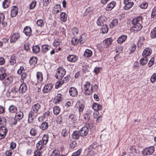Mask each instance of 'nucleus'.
<instances>
[{"instance_id": "nucleus-1", "label": "nucleus", "mask_w": 156, "mask_h": 156, "mask_svg": "<svg viewBox=\"0 0 156 156\" xmlns=\"http://www.w3.org/2000/svg\"><path fill=\"white\" fill-rule=\"evenodd\" d=\"M83 88L84 94L85 95L89 96L93 92V85L91 86L90 89H89L90 86V83L89 81H86L83 84Z\"/></svg>"}, {"instance_id": "nucleus-2", "label": "nucleus", "mask_w": 156, "mask_h": 156, "mask_svg": "<svg viewBox=\"0 0 156 156\" xmlns=\"http://www.w3.org/2000/svg\"><path fill=\"white\" fill-rule=\"evenodd\" d=\"M86 126H84L80 130V133L82 137L86 136L88 134L89 129L88 127L91 128L93 126L90 123H87Z\"/></svg>"}, {"instance_id": "nucleus-3", "label": "nucleus", "mask_w": 156, "mask_h": 156, "mask_svg": "<svg viewBox=\"0 0 156 156\" xmlns=\"http://www.w3.org/2000/svg\"><path fill=\"white\" fill-rule=\"evenodd\" d=\"M66 73L65 69L62 67H59L57 69L55 76L56 79H61Z\"/></svg>"}, {"instance_id": "nucleus-4", "label": "nucleus", "mask_w": 156, "mask_h": 156, "mask_svg": "<svg viewBox=\"0 0 156 156\" xmlns=\"http://www.w3.org/2000/svg\"><path fill=\"white\" fill-rule=\"evenodd\" d=\"M155 151L154 147L153 146H150L147 147H146L141 152L143 156L145 155H152Z\"/></svg>"}, {"instance_id": "nucleus-5", "label": "nucleus", "mask_w": 156, "mask_h": 156, "mask_svg": "<svg viewBox=\"0 0 156 156\" xmlns=\"http://www.w3.org/2000/svg\"><path fill=\"white\" fill-rule=\"evenodd\" d=\"M38 112L34 109L31 108V110L29 112L28 115V121L29 123H32L34 118H36Z\"/></svg>"}, {"instance_id": "nucleus-6", "label": "nucleus", "mask_w": 156, "mask_h": 156, "mask_svg": "<svg viewBox=\"0 0 156 156\" xmlns=\"http://www.w3.org/2000/svg\"><path fill=\"white\" fill-rule=\"evenodd\" d=\"M75 107L78 109L80 113L82 112L84 108V105L83 101H78Z\"/></svg>"}, {"instance_id": "nucleus-7", "label": "nucleus", "mask_w": 156, "mask_h": 156, "mask_svg": "<svg viewBox=\"0 0 156 156\" xmlns=\"http://www.w3.org/2000/svg\"><path fill=\"white\" fill-rule=\"evenodd\" d=\"M7 129L4 126L0 127V140L4 139L7 132Z\"/></svg>"}, {"instance_id": "nucleus-8", "label": "nucleus", "mask_w": 156, "mask_h": 156, "mask_svg": "<svg viewBox=\"0 0 156 156\" xmlns=\"http://www.w3.org/2000/svg\"><path fill=\"white\" fill-rule=\"evenodd\" d=\"M107 20V18L104 16L99 17L97 20V23L98 26H101L104 25V23Z\"/></svg>"}, {"instance_id": "nucleus-9", "label": "nucleus", "mask_w": 156, "mask_h": 156, "mask_svg": "<svg viewBox=\"0 0 156 156\" xmlns=\"http://www.w3.org/2000/svg\"><path fill=\"white\" fill-rule=\"evenodd\" d=\"M141 23H138L135 25H134L133 26L130 28V30L132 32L138 31L140 30L142 27Z\"/></svg>"}, {"instance_id": "nucleus-10", "label": "nucleus", "mask_w": 156, "mask_h": 156, "mask_svg": "<svg viewBox=\"0 0 156 156\" xmlns=\"http://www.w3.org/2000/svg\"><path fill=\"white\" fill-rule=\"evenodd\" d=\"M36 77L37 83H40L43 81V75L41 72H37L36 74Z\"/></svg>"}, {"instance_id": "nucleus-11", "label": "nucleus", "mask_w": 156, "mask_h": 156, "mask_svg": "<svg viewBox=\"0 0 156 156\" xmlns=\"http://www.w3.org/2000/svg\"><path fill=\"white\" fill-rule=\"evenodd\" d=\"M152 53V50L149 48H147L144 49L142 53L143 57H147L150 56Z\"/></svg>"}, {"instance_id": "nucleus-12", "label": "nucleus", "mask_w": 156, "mask_h": 156, "mask_svg": "<svg viewBox=\"0 0 156 156\" xmlns=\"http://www.w3.org/2000/svg\"><path fill=\"white\" fill-rule=\"evenodd\" d=\"M18 12V8L16 6H14L12 7L10 14L12 17H13L16 16Z\"/></svg>"}, {"instance_id": "nucleus-13", "label": "nucleus", "mask_w": 156, "mask_h": 156, "mask_svg": "<svg viewBox=\"0 0 156 156\" xmlns=\"http://www.w3.org/2000/svg\"><path fill=\"white\" fill-rule=\"evenodd\" d=\"M70 95L72 97H75L78 95V92L76 89L73 87H70L69 90Z\"/></svg>"}, {"instance_id": "nucleus-14", "label": "nucleus", "mask_w": 156, "mask_h": 156, "mask_svg": "<svg viewBox=\"0 0 156 156\" xmlns=\"http://www.w3.org/2000/svg\"><path fill=\"white\" fill-rule=\"evenodd\" d=\"M6 69L3 67L0 68V80H3L6 76Z\"/></svg>"}, {"instance_id": "nucleus-15", "label": "nucleus", "mask_w": 156, "mask_h": 156, "mask_svg": "<svg viewBox=\"0 0 156 156\" xmlns=\"http://www.w3.org/2000/svg\"><path fill=\"white\" fill-rule=\"evenodd\" d=\"M53 85L52 84H48L45 85L43 89V91L44 93H47L52 89Z\"/></svg>"}, {"instance_id": "nucleus-16", "label": "nucleus", "mask_w": 156, "mask_h": 156, "mask_svg": "<svg viewBox=\"0 0 156 156\" xmlns=\"http://www.w3.org/2000/svg\"><path fill=\"white\" fill-rule=\"evenodd\" d=\"M68 60L72 62H76L78 59V57L76 56L71 55H69L67 57Z\"/></svg>"}, {"instance_id": "nucleus-17", "label": "nucleus", "mask_w": 156, "mask_h": 156, "mask_svg": "<svg viewBox=\"0 0 156 156\" xmlns=\"http://www.w3.org/2000/svg\"><path fill=\"white\" fill-rule=\"evenodd\" d=\"M32 30L30 27L27 26L25 27L23 30V33L27 36H30L32 34Z\"/></svg>"}, {"instance_id": "nucleus-18", "label": "nucleus", "mask_w": 156, "mask_h": 156, "mask_svg": "<svg viewBox=\"0 0 156 156\" xmlns=\"http://www.w3.org/2000/svg\"><path fill=\"white\" fill-rule=\"evenodd\" d=\"M116 2L114 1H112L108 4L106 7V10L107 11H111L115 6Z\"/></svg>"}, {"instance_id": "nucleus-19", "label": "nucleus", "mask_w": 156, "mask_h": 156, "mask_svg": "<svg viewBox=\"0 0 156 156\" xmlns=\"http://www.w3.org/2000/svg\"><path fill=\"white\" fill-rule=\"evenodd\" d=\"M62 95L61 94H58L55 98L54 100V103L56 104L60 103L62 101Z\"/></svg>"}, {"instance_id": "nucleus-20", "label": "nucleus", "mask_w": 156, "mask_h": 156, "mask_svg": "<svg viewBox=\"0 0 156 156\" xmlns=\"http://www.w3.org/2000/svg\"><path fill=\"white\" fill-rule=\"evenodd\" d=\"M20 37V35L18 33H16L13 34L10 39V42L11 43H14L16 42Z\"/></svg>"}, {"instance_id": "nucleus-21", "label": "nucleus", "mask_w": 156, "mask_h": 156, "mask_svg": "<svg viewBox=\"0 0 156 156\" xmlns=\"http://www.w3.org/2000/svg\"><path fill=\"white\" fill-rule=\"evenodd\" d=\"M13 79L11 76L7 78L3 82V84L5 86H8L12 82Z\"/></svg>"}, {"instance_id": "nucleus-22", "label": "nucleus", "mask_w": 156, "mask_h": 156, "mask_svg": "<svg viewBox=\"0 0 156 156\" xmlns=\"http://www.w3.org/2000/svg\"><path fill=\"white\" fill-rule=\"evenodd\" d=\"M62 10L61 6L60 4L55 5L54 7L53 12L54 14H57Z\"/></svg>"}, {"instance_id": "nucleus-23", "label": "nucleus", "mask_w": 156, "mask_h": 156, "mask_svg": "<svg viewBox=\"0 0 156 156\" xmlns=\"http://www.w3.org/2000/svg\"><path fill=\"white\" fill-rule=\"evenodd\" d=\"M82 37H81L78 40L77 38L73 37L72 39L71 42L74 45H76L78 43L79 41L81 44H83L84 42V41L82 40Z\"/></svg>"}, {"instance_id": "nucleus-24", "label": "nucleus", "mask_w": 156, "mask_h": 156, "mask_svg": "<svg viewBox=\"0 0 156 156\" xmlns=\"http://www.w3.org/2000/svg\"><path fill=\"white\" fill-rule=\"evenodd\" d=\"M92 108L95 111L97 112L101 110L102 109V106L101 105L98 103H94L92 106Z\"/></svg>"}, {"instance_id": "nucleus-25", "label": "nucleus", "mask_w": 156, "mask_h": 156, "mask_svg": "<svg viewBox=\"0 0 156 156\" xmlns=\"http://www.w3.org/2000/svg\"><path fill=\"white\" fill-rule=\"evenodd\" d=\"M143 18L141 16L138 17L136 18H134L132 21V24L135 25L138 23H142V22Z\"/></svg>"}, {"instance_id": "nucleus-26", "label": "nucleus", "mask_w": 156, "mask_h": 156, "mask_svg": "<svg viewBox=\"0 0 156 156\" xmlns=\"http://www.w3.org/2000/svg\"><path fill=\"white\" fill-rule=\"evenodd\" d=\"M80 133L78 131H75L73 132L72 135V138L73 140H77L80 138Z\"/></svg>"}, {"instance_id": "nucleus-27", "label": "nucleus", "mask_w": 156, "mask_h": 156, "mask_svg": "<svg viewBox=\"0 0 156 156\" xmlns=\"http://www.w3.org/2000/svg\"><path fill=\"white\" fill-rule=\"evenodd\" d=\"M127 38V36L122 35L118 38L117 40V42L119 44H122L126 40Z\"/></svg>"}, {"instance_id": "nucleus-28", "label": "nucleus", "mask_w": 156, "mask_h": 156, "mask_svg": "<svg viewBox=\"0 0 156 156\" xmlns=\"http://www.w3.org/2000/svg\"><path fill=\"white\" fill-rule=\"evenodd\" d=\"M112 40L111 38H107L105 39L104 41V46L107 47L110 45H111L112 42Z\"/></svg>"}, {"instance_id": "nucleus-29", "label": "nucleus", "mask_w": 156, "mask_h": 156, "mask_svg": "<svg viewBox=\"0 0 156 156\" xmlns=\"http://www.w3.org/2000/svg\"><path fill=\"white\" fill-rule=\"evenodd\" d=\"M48 127V123L46 122H43L41 124L40 126V128L42 130H44L47 129Z\"/></svg>"}, {"instance_id": "nucleus-30", "label": "nucleus", "mask_w": 156, "mask_h": 156, "mask_svg": "<svg viewBox=\"0 0 156 156\" xmlns=\"http://www.w3.org/2000/svg\"><path fill=\"white\" fill-rule=\"evenodd\" d=\"M31 107L38 112L41 108V105L40 104L37 103L33 105Z\"/></svg>"}, {"instance_id": "nucleus-31", "label": "nucleus", "mask_w": 156, "mask_h": 156, "mask_svg": "<svg viewBox=\"0 0 156 156\" xmlns=\"http://www.w3.org/2000/svg\"><path fill=\"white\" fill-rule=\"evenodd\" d=\"M44 145L45 144H43V142L41 140L39 141L36 144V148L37 150H42L44 147Z\"/></svg>"}, {"instance_id": "nucleus-32", "label": "nucleus", "mask_w": 156, "mask_h": 156, "mask_svg": "<svg viewBox=\"0 0 156 156\" xmlns=\"http://www.w3.org/2000/svg\"><path fill=\"white\" fill-rule=\"evenodd\" d=\"M20 85V90L22 93L25 92L27 90V87L26 83L23 82Z\"/></svg>"}, {"instance_id": "nucleus-33", "label": "nucleus", "mask_w": 156, "mask_h": 156, "mask_svg": "<svg viewBox=\"0 0 156 156\" xmlns=\"http://www.w3.org/2000/svg\"><path fill=\"white\" fill-rule=\"evenodd\" d=\"M148 61V59L147 57H143L140 60V64L142 66H144L147 63Z\"/></svg>"}, {"instance_id": "nucleus-34", "label": "nucleus", "mask_w": 156, "mask_h": 156, "mask_svg": "<svg viewBox=\"0 0 156 156\" xmlns=\"http://www.w3.org/2000/svg\"><path fill=\"white\" fill-rule=\"evenodd\" d=\"M92 55V52L90 50L87 49L85 51L84 56L85 57H89Z\"/></svg>"}, {"instance_id": "nucleus-35", "label": "nucleus", "mask_w": 156, "mask_h": 156, "mask_svg": "<svg viewBox=\"0 0 156 156\" xmlns=\"http://www.w3.org/2000/svg\"><path fill=\"white\" fill-rule=\"evenodd\" d=\"M98 146V144L97 143L94 142L88 147V149L90 151H92L95 149Z\"/></svg>"}, {"instance_id": "nucleus-36", "label": "nucleus", "mask_w": 156, "mask_h": 156, "mask_svg": "<svg viewBox=\"0 0 156 156\" xmlns=\"http://www.w3.org/2000/svg\"><path fill=\"white\" fill-rule=\"evenodd\" d=\"M60 19L63 22H65L67 20V15L65 12H62L60 14Z\"/></svg>"}, {"instance_id": "nucleus-37", "label": "nucleus", "mask_w": 156, "mask_h": 156, "mask_svg": "<svg viewBox=\"0 0 156 156\" xmlns=\"http://www.w3.org/2000/svg\"><path fill=\"white\" fill-rule=\"evenodd\" d=\"M32 51L34 53H38L40 51V48L38 45L33 46H32Z\"/></svg>"}, {"instance_id": "nucleus-38", "label": "nucleus", "mask_w": 156, "mask_h": 156, "mask_svg": "<svg viewBox=\"0 0 156 156\" xmlns=\"http://www.w3.org/2000/svg\"><path fill=\"white\" fill-rule=\"evenodd\" d=\"M102 27L101 28V31L103 34L107 33L108 30V26L105 24L102 26Z\"/></svg>"}, {"instance_id": "nucleus-39", "label": "nucleus", "mask_w": 156, "mask_h": 156, "mask_svg": "<svg viewBox=\"0 0 156 156\" xmlns=\"http://www.w3.org/2000/svg\"><path fill=\"white\" fill-rule=\"evenodd\" d=\"M38 133V130L35 128H32L30 131V134L32 136H35L37 135Z\"/></svg>"}, {"instance_id": "nucleus-40", "label": "nucleus", "mask_w": 156, "mask_h": 156, "mask_svg": "<svg viewBox=\"0 0 156 156\" xmlns=\"http://www.w3.org/2000/svg\"><path fill=\"white\" fill-rule=\"evenodd\" d=\"M50 47L46 44L43 45L41 47V51L44 53H46L50 49Z\"/></svg>"}, {"instance_id": "nucleus-41", "label": "nucleus", "mask_w": 156, "mask_h": 156, "mask_svg": "<svg viewBox=\"0 0 156 156\" xmlns=\"http://www.w3.org/2000/svg\"><path fill=\"white\" fill-rule=\"evenodd\" d=\"M51 156H66V155L60 154L59 151L58 150L55 149L52 152Z\"/></svg>"}, {"instance_id": "nucleus-42", "label": "nucleus", "mask_w": 156, "mask_h": 156, "mask_svg": "<svg viewBox=\"0 0 156 156\" xmlns=\"http://www.w3.org/2000/svg\"><path fill=\"white\" fill-rule=\"evenodd\" d=\"M37 62V58L36 57H32L30 59L29 62L31 65H34Z\"/></svg>"}, {"instance_id": "nucleus-43", "label": "nucleus", "mask_w": 156, "mask_h": 156, "mask_svg": "<svg viewBox=\"0 0 156 156\" xmlns=\"http://www.w3.org/2000/svg\"><path fill=\"white\" fill-rule=\"evenodd\" d=\"M48 136L47 134H45L43 136L42 140H41V141L43 144L46 145L48 141Z\"/></svg>"}, {"instance_id": "nucleus-44", "label": "nucleus", "mask_w": 156, "mask_h": 156, "mask_svg": "<svg viewBox=\"0 0 156 156\" xmlns=\"http://www.w3.org/2000/svg\"><path fill=\"white\" fill-rule=\"evenodd\" d=\"M151 37L152 39L156 38V27H154L150 33Z\"/></svg>"}, {"instance_id": "nucleus-45", "label": "nucleus", "mask_w": 156, "mask_h": 156, "mask_svg": "<svg viewBox=\"0 0 156 156\" xmlns=\"http://www.w3.org/2000/svg\"><path fill=\"white\" fill-rule=\"evenodd\" d=\"M118 20L117 19H114L111 23L110 27L111 28H113L115 26H116L118 24Z\"/></svg>"}, {"instance_id": "nucleus-46", "label": "nucleus", "mask_w": 156, "mask_h": 156, "mask_svg": "<svg viewBox=\"0 0 156 156\" xmlns=\"http://www.w3.org/2000/svg\"><path fill=\"white\" fill-rule=\"evenodd\" d=\"M125 6L124 9L126 10H128L131 8L133 5L134 4L133 2H130L128 3H125Z\"/></svg>"}, {"instance_id": "nucleus-47", "label": "nucleus", "mask_w": 156, "mask_h": 156, "mask_svg": "<svg viewBox=\"0 0 156 156\" xmlns=\"http://www.w3.org/2000/svg\"><path fill=\"white\" fill-rule=\"evenodd\" d=\"M10 0H4L2 3V7L4 9L8 7L9 5Z\"/></svg>"}, {"instance_id": "nucleus-48", "label": "nucleus", "mask_w": 156, "mask_h": 156, "mask_svg": "<svg viewBox=\"0 0 156 156\" xmlns=\"http://www.w3.org/2000/svg\"><path fill=\"white\" fill-rule=\"evenodd\" d=\"M60 110V108L58 106H55L53 109L54 113L55 115H57L59 114Z\"/></svg>"}, {"instance_id": "nucleus-49", "label": "nucleus", "mask_w": 156, "mask_h": 156, "mask_svg": "<svg viewBox=\"0 0 156 156\" xmlns=\"http://www.w3.org/2000/svg\"><path fill=\"white\" fill-rule=\"evenodd\" d=\"M9 110L10 112L15 113L17 111V108L14 106L11 105L9 108Z\"/></svg>"}, {"instance_id": "nucleus-50", "label": "nucleus", "mask_w": 156, "mask_h": 156, "mask_svg": "<svg viewBox=\"0 0 156 156\" xmlns=\"http://www.w3.org/2000/svg\"><path fill=\"white\" fill-rule=\"evenodd\" d=\"M136 48V46L135 44L134 43H131L130 44V46L129 48V50L131 52H133L135 51Z\"/></svg>"}, {"instance_id": "nucleus-51", "label": "nucleus", "mask_w": 156, "mask_h": 156, "mask_svg": "<svg viewBox=\"0 0 156 156\" xmlns=\"http://www.w3.org/2000/svg\"><path fill=\"white\" fill-rule=\"evenodd\" d=\"M148 6V3L145 1H144L139 6L142 9H146L147 7Z\"/></svg>"}, {"instance_id": "nucleus-52", "label": "nucleus", "mask_w": 156, "mask_h": 156, "mask_svg": "<svg viewBox=\"0 0 156 156\" xmlns=\"http://www.w3.org/2000/svg\"><path fill=\"white\" fill-rule=\"evenodd\" d=\"M37 24L38 26L42 27L44 25V23L43 20L39 19L37 21Z\"/></svg>"}, {"instance_id": "nucleus-53", "label": "nucleus", "mask_w": 156, "mask_h": 156, "mask_svg": "<svg viewBox=\"0 0 156 156\" xmlns=\"http://www.w3.org/2000/svg\"><path fill=\"white\" fill-rule=\"evenodd\" d=\"M61 41L59 39L55 40L53 43V45L56 47L59 46Z\"/></svg>"}, {"instance_id": "nucleus-54", "label": "nucleus", "mask_w": 156, "mask_h": 156, "mask_svg": "<svg viewBox=\"0 0 156 156\" xmlns=\"http://www.w3.org/2000/svg\"><path fill=\"white\" fill-rule=\"evenodd\" d=\"M82 152V149L80 148L76 151L73 152L71 156H80Z\"/></svg>"}, {"instance_id": "nucleus-55", "label": "nucleus", "mask_w": 156, "mask_h": 156, "mask_svg": "<svg viewBox=\"0 0 156 156\" xmlns=\"http://www.w3.org/2000/svg\"><path fill=\"white\" fill-rule=\"evenodd\" d=\"M94 8L92 7H88L86 9V12L90 15L92 14L93 13Z\"/></svg>"}, {"instance_id": "nucleus-56", "label": "nucleus", "mask_w": 156, "mask_h": 156, "mask_svg": "<svg viewBox=\"0 0 156 156\" xmlns=\"http://www.w3.org/2000/svg\"><path fill=\"white\" fill-rule=\"evenodd\" d=\"M63 84H64V83L62 80H60L58 81L55 84V88L56 89H57L59 87H61Z\"/></svg>"}, {"instance_id": "nucleus-57", "label": "nucleus", "mask_w": 156, "mask_h": 156, "mask_svg": "<svg viewBox=\"0 0 156 156\" xmlns=\"http://www.w3.org/2000/svg\"><path fill=\"white\" fill-rule=\"evenodd\" d=\"M20 74H21V82H24V80L26 79V76L27 75V74L26 72H21Z\"/></svg>"}, {"instance_id": "nucleus-58", "label": "nucleus", "mask_w": 156, "mask_h": 156, "mask_svg": "<svg viewBox=\"0 0 156 156\" xmlns=\"http://www.w3.org/2000/svg\"><path fill=\"white\" fill-rule=\"evenodd\" d=\"M154 57L151 58L148 63V66L149 67L152 66L154 64Z\"/></svg>"}, {"instance_id": "nucleus-59", "label": "nucleus", "mask_w": 156, "mask_h": 156, "mask_svg": "<svg viewBox=\"0 0 156 156\" xmlns=\"http://www.w3.org/2000/svg\"><path fill=\"white\" fill-rule=\"evenodd\" d=\"M150 80L152 83H154L156 81V73H154L152 75Z\"/></svg>"}, {"instance_id": "nucleus-60", "label": "nucleus", "mask_w": 156, "mask_h": 156, "mask_svg": "<svg viewBox=\"0 0 156 156\" xmlns=\"http://www.w3.org/2000/svg\"><path fill=\"white\" fill-rule=\"evenodd\" d=\"M42 152L38 150H35L34 152L33 156H42Z\"/></svg>"}, {"instance_id": "nucleus-61", "label": "nucleus", "mask_w": 156, "mask_h": 156, "mask_svg": "<svg viewBox=\"0 0 156 156\" xmlns=\"http://www.w3.org/2000/svg\"><path fill=\"white\" fill-rule=\"evenodd\" d=\"M151 16L152 18H154L156 17V7H154L152 9Z\"/></svg>"}, {"instance_id": "nucleus-62", "label": "nucleus", "mask_w": 156, "mask_h": 156, "mask_svg": "<svg viewBox=\"0 0 156 156\" xmlns=\"http://www.w3.org/2000/svg\"><path fill=\"white\" fill-rule=\"evenodd\" d=\"M61 134L63 136L65 137L68 136V132L67 131V130L66 129H63Z\"/></svg>"}, {"instance_id": "nucleus-63", "label": "nucleus", "mask_w": 156, "mask_h": 156, "mask_svg": "<svg viewBox=\"0 0 156 156\" xmlns=\"http://www.w3.org/2000/svg\"><path fill=\"white\" fill-rule=\"evenodd\" d=\"M77 144L76 142V141H72L70 144L69 147L71 148H74Z\"/></svg>"}, {"instance_id": "nucleus-64", "label": "nucleus", "mask_w": 156, "mask_h": 156, "mask_svg": "<svg viewBox=\"0 0 156 156\" xmlns=\"http://www.w3.org/2000/svg\"><path fill=\"white\" fill-rule=\"evenodd\" d=\"M36 2L35 1L32 2L30 4V9H34L36 6Z\"/></svg>"}]
</instances>
